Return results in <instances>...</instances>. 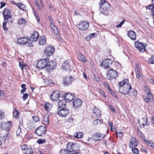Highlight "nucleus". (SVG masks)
Wrapping results in <instances>:
<instances>
[{"instance_id":"1","label":"nucleus","mask_w":154,"mask_h":154,"mask_svg":"<svg viewBox=\"0 0 154 154\" xmlns=\"http://www.w3.org/2000/svg\"><path fill=\"white\" fill-rule=\"evenodd\" d=\"M99 10L101 13L104 14V12L110 8L109 4L105 0H101L100 2Z\"/></svg>"},{"instance_id":"2","label":"nucleus","mask_w":154,"mask_h":154,"mask_svg":"<svg viewBox=\"0 0 154 154\" xmlns=\"http://www.w3.org/2000/svg\"><path fill=\"white\" fill-rule=\"evenodd\" d=\"M67 149L70 153L75 151L79 149V144L76 143L69 142L66 145Z\"/></svg>"},{"instance_id":"3","label":"nucleus","mask_w":154,"mask_h":154,"mask_svg":"<svg viewBox=\"0 0 154 154\" xmlns=\"http://www.w3.org/2000/svg\"><path fill=\"white\" fill-rule=\"evenodd\" d=\"M131 89V85L127 83L123 87H119V91L122 94H127Z\"/></svg>"},{"instance_id":"4","label":"nucleus","mask_w":154,"mask_h":154,"mask_svg":"<svg viewBox=\"0 0 154 154\" xmlns=\"http://www.w3.org/2000/svg\"><path fill=\"white\" fill-rule=\"evenodd\" d=\"M59 109L60 110L58 111V114L60 117L62 118H65L69 115V111L66 107L61 108Z\"/></svg>"},{"instance_id":"5","label":"nucleus","mask_w":154,"mask_h":154,"mask_svg":"<svg viewBox=\"0 0 154 154\" xmlns=\"http://www.w3.org/2000/svg\"><path fill=\"white\" fill-rule=\"evenodd\" d=\"M47 60L46 58H44L39 60L36 64L37 68L40 69H46Z\"/></svg>"},{"instance_id":"6","label":"nucleus","mask_w":154,"mask_h":154,"mask_svg":"<svg viewBox=\"0 0 154 154\" xmlns=\"http://www.w3.org/2000/svg\"><path fill=\"white\" fill-rule=\"evenodd\" d=\"M118 75L117 72L113 69H110L108 72L106 77L108 79H112L117 77Z\"/></svg>"},{"instance_id":"7","label":"nucleus","mask_w":154,"mask_h":154,"mask_svg":"<svg viewBox=\"0 0 154 154\" xmlns=\"http://www.w3.org/2000/svg\"><path fill=\"white\" fill-rule=\"evenodd\" d=\"M134 45L140 51L143 52L145 51L146 45L144 43L136 41L135 42Z\"/></svg>"},{"instance_id":"8","label":"nucleus","mask_w":154,"mask_h":154,"mask_svg":"<svg viewBox=\"0 0 154 154\" xmlns=\"http://www.w3.org/2000/svg\"><path fill=\"white\" fill-rule=\"evenodd\" d=\"M46 132V129L45 126H41L35 130V133L38 135L41 136L45 134Z\"/></svg>"},{"instance_id":"9","label":"nucleus","mask_w":154,"mask_h":154,"mask_svg":"<svg viewBox=\"0 0 154 154\" xmlns=\"http://www.w3.org/2000/svg\"><path fill=\"white\" fill-rule=\"evenodd\" d=\"M39 36V34L37 32H34L30 37L29 41L30 43H29L28 46H32V42L36 41Z\"/></svg>"},{"instance_id":"10","label":"nucleus","mask_w":154,"mask_h":154,"mask_svg":"<svg viewBox=\"0 0 154 154\" xmlns=\"http://www.w3.org/2000/svg\"><path fill=\"white\" fill-rule=\"evenodd\" d=\"M12 124L11 122L10 121L3 122L0 125V128L3 130L8 131L11 128Z\"/></svg>"},{"instance_id":"11","label":"nucleus","mask_w":154,"mask_h":154,"mask_svg":"<svg viewBox=\"0 0 154 154\" xmlns=\"http://www.w3.org/2000/svg\"><path fill=\"white\" fill-rule=\"evenodd\" d=\"M146 91H146L147 92V95L144 97L145 101L147 103L150 102L154 104V102L152 94L151 93L150 91L148 89L147 90V91Z\"/></svg>"},{"instance_id":"12","label":"nucleus","mask_w":154,"mask_h":154,"mask_svg":"<svg viewBox=\"0 0 154 154\" xmlns=\"http://www.w3.org/2000/svg\"><path fill=\"white\" fill-rule=\"evenodd\" d=\"M89 27V23L88 22L84 21L80 22L78 25L79 29L81 31H85L88 29Z\"/></svg>"},{"instance_id":"13","label":"nucleus","mask_w":154,"mask_h":154,"mask_svg":"<svg viewBox=\"0 0 154 154\" xmlns=\"http://www.w3.org/2000/svg\"><path fill=\"white\" fill-rule=\"evenodd\" d=\"M3 15L4 20L7 21L11 17L10 10L7 8H5L3 11Z\"/></svg>"},{"instance_id":"14","label":"nucleus","mask_w":154,"mask_h":154,"mask_svg":"<svg viewBox=\"0 0 154 154\" xmlns=\"http://www.w3.org/2000/svg\"><path fill=\"white\" fill-rule=\"evenodd\" d=\"M82 105V102L81 99L76 98L74 100L72 103V105L73 107L75 109H78Z\"/></svg>"},{"instance_id":"15","label":"nucleus","mask_w":154,"mask_h":154,"mask_svg":"<svg viewBox=\"0 0 154 154\" xmlns=\"http://www.w3.org/2000/svg\"><path fill=\"white\" fill-rule=\"evenodd\" d=\"M54 48L52 46H49L46 48L44 52L46 56H49L53 54Z\"/></svg>"},{"instance_id":"16","label":"nucleus","mask_w":154,"mask_h":154,"mask_svg":"<svg viewBox=\"0 0 154 154\" xmlns=\"http://www.w3.org/2000/svg\"><path fill=\"white\" fill-rule=\"evenodd\" d=\"M56 67V63L52 60L49 61L47 60L46 69L48 70L52 69Z\"/></svg>"},{"instance_id":"17","label":"nucleus","mask_w":154,"mask_h":154,"mask_svg":"<svg viewBox=\"0 0 154 154\" xmlns=\"http://www.w3.org/2000/svg\"><path fill=\"white\" fill-rule=\"evenodd\" d=\"M112 61L110 59H107L104 60L100 64V66L102 65L103 66L104 69H107L109 67V65L112 64Z\"/></svg>"},{"instance_id":"18","label":"nucleus","mask_w":154,"mask_h":154,"mask_svg":"<svg viewBox=\"0 0 154 154\" xmlns=\"http://www.w3.org/2000/svg\"><path fill=\"white\" fill-rule=\"evenodd\" d=\"M73 80V78L71 76L65 77L63 79V84L64 85L68 86L71 84Z\"/></svg>"},{"instance_id":"19","label":"nucleus","mask_w":154,"mask_h":154,"mask_svg":"<svg viewBox=\"0 0 154 154\" xmlns=\"http://www.w3.org/2000/svg\"><path fill=\"white\" fill-rule=\"evenodd\" d=\"M60 97V95L59 94V92L58 91H56L51 94L50 98L53 101L57 100Z\"/></svg>"},{"instance_id":"20","label":"nucleus","mask_w":154,"mask_h":154,"mask_svg":"<svg viewBox=\"0 0 154 154\" xmlns=\"http://www.w3.org/2000/svg\"><path fill=\"white\" fill-rule=\"evenodd\" d=\"M105 135L102 134L98 133L94 134L92 136V139L94 140H98L103 138Z\"/></svg>"},{"instance_id":"21","label":"nucleus","mask_w":154,"mask_h":154,"mask_svg":"<svg viewBox=\"0 0 154 154\" xmlns=\"http://www.w3.org/2000/svg\"><path fill=\"white\" fill-rule=\"evenodd\" d=\"M18 43L21 45H23L26 44L28 43V45H29V43H30L29 40L28 38H21L18 39L17 40Z\"/></svg>"},{"instance_id":"22","label":"nucleus","mask_w":154,"mask_h":154,"mask_svg":"<svg viewBox=\"0 0 154 154\" xmlns=\"http://www.w3.org/2000/svg\"><path fill=\"white\" fill-rule=\"evenodd\" d=\"M63 98L65 99L66 101H71L75 99V97L73 94L67 93L66 94L65 96H63Z\"/></svg>"},{"instance_id":"23","label":"nucleus","mask_w":154,"mask_h":154,"mask_svg":"<svg viewBox=\"0 0 154 154\" xmlns=\"http://www.w3.org/2000/svg\"><path fill=\"white\" fill-rule=\"evenodd\" d=\"M137 140L135 137H132L130 140L129 147L131 148L135 147L138 145Z\"/></svg>"},{"instance_id":"24","label":"nucleus","mask_w":154,"mask_h":154,"mask_svg":"<svg viewBox=\"0 0 154 154\" xmlns=\"http://www.w3.org/2000/svg\"><path fill=\"white\" fill-rule=\"evenodd\" d=\"M62 68L65 71H68L70 70L69 64L67 61H65L63 62L62 65Z\"/></svg>"},{"instance_id":"25","label":"nucleus","mask_w":154,"mask_h":154,"mask_svg":"<svg viewBox=\"0 0 154 154\" xmlns=\"http://www.w3.org/2000/svg\"><path fill=\"white\" fill-rule=\"evenodd\" d=\"M58 107L59 109L61 108H65L66 105V101L64 98H62V100L59 99Z\"/></svg>"},{"instance_id":"26","label":"nucleus","mask_w":154,"mask_h":154,"mask_svg":"<svg viewBox=\"0 0 154 154\" xmlns=\"http://www.w3.org/2000/svg\"><path fill=\"white\" fill-rule=\"evenodd\" d=\"M93 112L96 116L100 118L101 117V112L100 110L96 107H94L93 109Z\"/></svg>"},{"instance_id":"27","label":"nucleus","mask_w":154,"mask_h":154,"mask_svg":"<svg viewBox=\"0 0 154 154\" xmlns=\"http://www.w3.org/2000/svg\"><path fill=\"white\" fill-rule=\"evenodd\" d=\"M128 35L129 37L132 40H134L136 38V34L133 31H130L128 32Z\"/></svg>"},{"instance_id":"28","label":"nucleus","mask_w":154,"mask_h":154,"mask_svg":"<svg viewBox=\"0 0 154 154\" xmlns=\"http://www.w3.org/2000/svg\"><path fill=\"white\" fill-rule=\"evenodd\" d=\"M152 2L154 3L146 6V8L147 9L151 10L152 15L154 17V0H152Z\"/></svg>"},{"instance_id":"29","label":"nucleus","mask_w":154,"mask_h":154,"mask_svg":"<svg viewBox=\"0 0 154 154\" xmlns=\"http://www.w3.org/2000/svg\"><path fill=\"white\" fill-rule=\"evenodd\" d=\"M42 121L44 125L48 124L49 123V116L47 115H44Z\"/></svg>"},{"instance_id":"30","label":"nucleus","mask_w":154,"mask_h":154,"mask_svg":"<svg viewBox=\"0 0 154 154\" xmlns=\"http://www.w3.org/2000/svg\"><path fill=\"white\" fill-rule=\"evenodd\" d=\"M46 39L44 36H41L38 41V43L40 45H44L46 43Z\"/></svg>"},{"instance_id":"31","label":"nucleus","mask_w":154,"mask_h":154,"mask_svg":"<svg viewBox=\"0 0 154 154\" xmlns=\"http://www.w3.org/2000/svg\"><path fill=\"white\" fill-rule=\"evenodd\" d=\"M50 27L54 33L57 35L58 33V31L57 27L54 26L53 23H52V24H50Z\"/></svg>"},{"instance_id":"32","label":"nucleus","mask_w":154,"mask_h":154,"mask_svg":"<svg viewBox=\"0 0 154 154\" xmlns=\"http://www.w3.org/2000/svg\"><path fill=\"white\" fill-rule=\"evenodd\" d=\"M128 83V79H126L120 82L119 83V85L120 86V87H123L125 86V85L127 84Z\"/></svg>"},{"instance_id":"33","label":"nucleus","mask_w":154,"mask_h":154,"mask_svg":"<svg viewBox=\"0 0 154 154\" xmlns=\"http://www.w3.org/2000/svg\"><path fill=\"white\" fill-rule=\"evenodd\" d=\"M52 107V104L49 103H46L45 105V109L46 111H48L51 110Z\"/></svg>"},{"instance_id":"34","label":"nucleus","mask_w":154,"mask_h":154,"mask_svg":"<svg viewBox=\"0 0 154 154\" xmlns=\"http://www.w3.org/2000/svg\"><path fill=\"white\" fill-rule=\"evenodd\" d=\"M83 133L81 132H76L74 134V136L76 138H81L82 137Z\"/></svg>"},{"instance_id":"35","label":"nucleus","mask_w":154,"mask_h":154,"mask_svg":"<svg viewBox=\"0 0 154 154\" xmlns=\"http://www.w3.org/2000/svg\"><path fill=\"white\" fill-rule=\"evenodd\" d=\"M18 7L21 10H25L26 8L25 5L21 3H19L17 4Z\"/></svg>"},{"instance_id":"36","label":"nucleus","mask_w":154,"mask_h":154,"mask_svg":"<svg viewBox=\"0 0 154 154\" xmlns=\"http://www.w3.org/2000/svg\"><path fill=\"white\" fill-rule=\"evenodd\" d=\"M78 57L80 60L82 62H84L86 61L87 59L85 56L82 54H80L79 55Z\"/></svg>"},{"instance_id":"37","label":"nucleus","mask_w":154,"mask_h":154,"mask_svg":"<svg viewBox=\"0 0 154 154\" xmlns=\"http://www.w3.org/2000/svg\"><path fill=\"white\" fill-rule=\"evenodd\" d=\"M26 23V21L24 18H21L19 19L18 21V24L19 25L24 24Z\"/></svg>"},{"instance_id":"38","label":"nucleus","mask_w":154,"mask_h":154,"mask_svg":"<svg viewBox=\"0 0 154 154\" xmlns=\"http://www.w3.org/2000/svg\"><path fill=\"white\" fill-rule=\"evenodd\" d=\"M13 117L15 118H17L18 117V112L16 108L13 111Z\"/></svg>"},{"instance_id":"39","label":"nucleus","mask_w":154,"mask_h":154,"mask_svg":"<svg viewBox=\"0 0 154 154\" xmlns=\"http://www.w3.org/2000/svg\"><path fill=\"white\" fill-rule=\"evenodd\" d=\"M33 153V151L31 147H29L24 153L25 154H32Z\"/></svg>"},{"instance_id":"40","label":"nucleus","mask_w":154,"mask_h":154,"mask_svg":"<svg viewBox=\"0 0 154 154\" xmlns=\"http://www.w3.org/2000/svg\"><path fill=\"white\" fill-rule=\"evenodd\" d=\"M142 120L143 121V123L142 124V125L143 127L148 125V124L147 122L148 119L146 117H143Z\"/></svg>"},{"instance_id":"41","label":"nucleus","mask_w":154,"mask_h":154,"mask_svg":"<svg viewBox=\"0 0 154 154\" xmlns=\"http://www.w3.org/2000/svg\"><path fill=\"white\" fill-rule=\"evenodd\" d=\"M59 154H71L68 150L66 149H62L59 152Z\"/></svg>"},{"instance_id":"42","label":"nucleus","mask_w":154,"mask_h":154,"mask_svg":"<svg viewBox=\"0 0 154 154\" xmlns=\"http://www.w3.org/2000/svg\"><path fill=\"white\" fill-rule=\"evenodd\" d=\"M29 147L26 144H24L21 146V147L22 151H25V152L27 150Z\"/></svg>"},{"instance_id":"43","label":"nucleus","mask_w":154,"mask_h":154,"mask_svg":"<svg viewBox=\"0 0 154 154\" xmlns=\"http://www.w3.org/2000/svg\"><path fill=\"white\" fill-rule=\"evenodd\" d=\"M95 35H96V34L95 33L90 34L86 37V39L87 40H89L91 38L94 37Z\"/></svg>"},{"instance_id":"44","label":"nucleus","mask_w":154,"mask_h":154,"mask_svg":"<svg viewBox=\"0 0 154 154\" xmlns=\"http://www.w3.org/2000/svg\"><path fill=\"white\" fill-rule=\"evenodd\" d=\"M33 13L34 14L35 16V17L36 19H37L38 21L39 22V21L40 20L39 17L36 11H35L34 9H33Z\"/></svg>"},{"instance_id":"45","label":"nucleus","mask_w":154,"mask_h":154,"mask_svg":"<svg viewBox=\"0 0 154 154\" xmlns=\"http://www.w3.org/2000/svg\"><path fill=\"white\" fill-rule=\"evenodd\" d=\"M101 122L99 119H97L93 121V123L95 125H97L98 124H100L101 123Z\"/></svg>"},{"instance_id":"46","label":"nucleus","mask_w":154,"mask_h":154,"mask_svg":"<svg viewBox=\"0 0 154 154\" xmlns=\"http://www.w3.org/2000/svg\"><path fill=\"white\" fill-rule=\"evenodd\" d=\"M148 63L151 64H154V55L152 56L151 57L149 60Z\"/></svg>"},{"instance_id":"47","label":"nucleus","mask_w":154,"mask_h":154,"mask_svg":"<svg viewBox=\"0 0 154 154\" xmlns=\"http://www.w3.org/2000/svg\"><path fill=\"white\" fill-rule=\"evenodd\" d=\"M145 142L149 146L153 147L154 146V143L152 142L148 141L146 140H144Z\"/></svg>"},{"instance_id":"48","label":"nucleus","mask_w":154,"mask_h":154,"mask_svg":"<svg viewBox=\"0 0 154 154\" xmlns=\"http://www.w3.org/2000/svg\"><path fill=\"white\" fill-rule=\"evenodd\" d=\"M7 23V21H5L3 23V27L4 30L6 31L8 30V28L6 26Z\"/></svg>"},{"instance_id":"49","label":"nucleus","mask_w":154,"mask_h":154,"mask_svg":"<svg viewBox=\"0 0 154 154\" xmlns=\"http://www.w3.org/2000/svg\"><path fill=\"white\" fill-rule=\"evenodd\" d=\"M132 148V151L133 153L136 154H138L139 153V151L138 149L136 148H134V147Z\"/></svg>"},{"instance_id":"50","label":"nucleus","mask_w":154,"mask_h":154,"mask_svg":"<svg viewBox=\"0 0 154 154\" xmlns=\"http://www.w3.org/2000/svg\"><path fill=\"white\" fill-rule=\"evenodd\" d=\"M37 143L40 144L45 143V140L44 139H38L37 140Z\"/></svg>"},{"instance_id":"51","label":"nucleus","mask_w":154,"mask_h":154,"mask_svg":"<svg viewBox=\"0 0 154 154\" xmlns=\"http://www.w3.org/2000/svg\"><path fill=\"white\" fill-rule=\"evenodd\" d=\"M4 117V114L2 111L0 110V119H3Z\"/></svg>"},{"instance_id":"52","label":"nucleus","mask_w":154,"mask_h":154,"mask_svg":"<svg viewBox=\"0 0 154 154\" xmlns=\"http://www.w3.org/2000/svg\"><path fill=\"white\" fill-rule=\"evenodd\" d=\"M21 132V129L20 126L18 127V129L16 131L17 136H19L20 133Z\"/></svg>"},{"instance_id":"53","label":"nucleus","mask_w":154,"mask_h":154,"mask_svg":"<svg viewBox=\"0 0 154 154\" xmlns=\"http://www.w3.org/2000/svg\"><path fill=\"white\" fill-rule=\"evenodd\" d=\"M125 22V20H123L120 23L116 26V27L117 28L120 27L123 25V24H124Z\"/></svg>"},{"instance_id":"54","label":"nucleus","mask_w":154,"mask_h":154,"mask_svg":"<svg viewBox=\"0 0 154 154\" xmlns=\"http://www.w3.org/2000/svg\"><path fill=\"white\" fill-rule=\"evenodd\" d=\"M28 96V94L26 93H23V100H25L27 98Z\"/></svg>"},{"instance_id":"55","label":"nucleus","mask_w":154,"mask_h":154,"mask_svg":"<svg viewBox=\"0 0 154 154\" xmlns=\"http://www.w3.org/2000/svg\"><path fill=\"white\" fill-rule=\"evenodd\" d=\"M136 78L139 80H140V78L141 76V74L140 72L136 73Z\"/></svg>"},{"instance_id":"56","label":"nucleus","mask_w":154,"mask_h":154,"mask_svg":"<svg viewBox=\"0 0 154 154\" xmlns=\"http://www.w3.org/2000/svg\"><path fill=\"white\" fill-rule=\"evenodd\" d=\"M33 120L35 122H37L39 121V119L37 116H33L32 117Z\"/></svg>"},{"instance_id":"57","label":"nucleus","mask_w":154,"mask_h":154,"mask_svg":"<svg viewBox=\"0 0 154 154\" xmlns=\"http://www.w3.org/2000/svg\"><path fill=\"white\" fill-rule=\"evenodd\" d=\"M116 133L117 136L119 137H121L123 136V132H119L117 131H116Z\"/></svg>"},{"instance_id":"58","label":"nucleus","mask_w":154,"mask_h":154,"mask_svg":"<svg viewBox=\"0 0 154 154\" xmlns=\"http://www.w3.org/2000/svg\"><path fill=\"white\" fill-rule=\"evenodd\" d=\"M74 119L72 117H70L67 120V122H72L73 121Z\"/></svg>"},{"instance_id":"59","label":"nucleus","mask_w":154,"mask_h":154,"mask_svg":"<svg viewBox=\"0 0 154 154\" xmlns=\"http://www.w3.org/2000/svg\"><path fill=\"white\" fill-rule=\"evenodd\" d=\"M104 85L106 86V87L109 90V91L110 92L111 91H112V90L111 89L110 87L106 83H104Z\"/></svg>"},{"instance_id":"60","label":"nucleus","mask_w":154,"mask_h":154,"mask_svg":"<svg viewBox=\"0 0 154 154\" xmlns=\"http://www.w3.org/2000/svg\"><path fill=\"white\" fill-rule=\"evenodd\" d=\"M0 4L1 5L0 8H1L5 5L6 3L4 2H0Z\"/></svg>"},{"instance_id":"61","label":"nucleus","mask_w":154,"mask_h":154,"mask_svg":"<svg viewBox=\"0 0 154 154\" xmlns=\"http://www.w3.org/2000/svg\"><path fill=\"white\" fill-rule=\"evenodd\" d=\"M138 133L140 136L141 137H143V135L142 134L141 131L139 129H138Z\"/></svg>"},{"instance_id":"62","label":"nucleus","mask_w":154,"mask_h":154,"mask_svg":"<svg viewBox=\"0 0 154 154\" xmlns=\"http://www.w3.org/2000/svg\"><path fill=\"white\" fill-rule=\"evenodd\" d=\"M48 19H49V20L50 21L51 23L50 24H52V23H53L54 22H53L52 18L51 17H49V16L48 17Z\"/></svg>"},{"instance_id":"63","label":"nucleus","mask_w":154,"mask_h":154,"mask_svg":"<svg viewBox=\"0 0 154 154\" xmlns=\"http://www.w3.org/2000/svg\"><path fill=\"white\" fill-rule=\"evenodd\" d=\"M110 108L113 112H115V109L114 108V107L113 106L111 105L110 106Z\"/></svg>"},{"instance_id":"64","label":"nucleus","mask_w":154,"mask_h":154,"mask_svg":"<svg viewBox=\"0 0 154 154\" xmlns=\"http://www.w3.org/2000/svg\"><path fill=\"white\" fill-rule=\"evenodd\" d=\"M100 93L104 97H106V96L105 95V92L103 91L100 90Z\"/></svg>"}]
</instances>
